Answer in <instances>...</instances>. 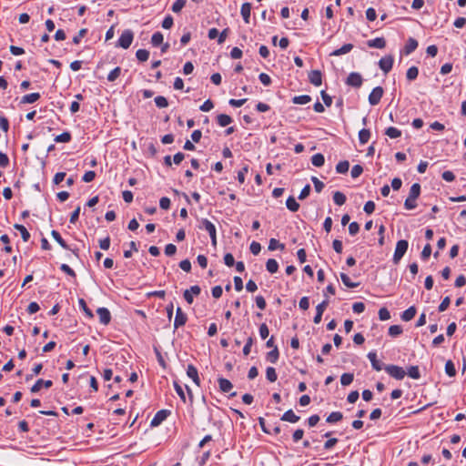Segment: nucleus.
I'll return each mask as SVG.
<instances>
[{
    "label": "nucleus",
    "mask_w": 466,
    "mask_h": 466,
    "mask_svg": "<svg viewBox=\"0 0 466 466\" xmlns=\"http://www.w3.org/2000/svg\"><path fill=\"white\" fill-rule=\"evenodd\" d=\"M420 194V186L419 183H414L410 189L408 198L404 202V207L408 210L414 209L417 207L416 200Z\"/></svg>",
    "instance_id": "obj_1"
},
{
    "label": "nucleus",
    "mask_w": 466,
    "mask_h": 466,
    "mask_svg": "<svg viewBox=\"0 0 466 466\" xmlns=\"http://www.w3.org/2000/svg\"><path fill=\"white\" fill-rule=\"evenodd\" d=\"M408 247H409V243L405 239H401L397 242L393 258H392L394 264H398L400 262V260L402 258V257L406 253Z\"/></svg>",
    "instance_id": "obj_2"
},
{
    "label": "nucleus",
    "mask_w": 466,
    "mask_h": 466,
    "mask_svg": "<svg viewBox=\"0 0 466 466\" xmlns=\"http://www.w3.org/2000/svg\"><path fill=\"white\" fill-rule=\"evenodd\" d=\"M134 39V33L130 29H126L122 32L117 41V46L127 49Z\"/></svg>",
    "instance_id": "obj_3"
},
{
    "label": "nucleus",
    "mask_w": 466,
    "mask_h": 466,
    "mask_svg": "<svg viewBox=\"0 0 466 466\" xmlns=\"http://www.w3.org/2000/svg\"><path fill=\"white\" fill-rule=\"evenodd\" d=\"M384 370L390 377L396 380H402L406 375L404 369L397 365H386Z\"/></svg>",
    "instance_id": "obj_4"
},
{
    "label": "nucleus",
    "mask_w": 466,
    "mask_h": 466,
    "mask_svg": "<svg viewBox=\"0 0 466 466\" xmlns=\"http://www.w3.org/2000/svg\"><path fill=\"white\" fill-rule=\"evenodd\" d=\"M384 94V90L381 86H376L372 89V91L369 95V103L371 106H376L380 103L382 96Z\"/></svg>",
    "instance_id": "obj_5"
},
{
    "label": "nucleus",
    "mask_w": 466,
    "mask_h": 466,
    "mask_svg": "<svg viewBox=\"0 0 466 466\" xmlns=\"http://www.w3.org/2000/svg\"><path fill=\"white\" fill-rule=\"evenodd\" d=\"M393 63V56L391 55H388L380 59L379 66L384 72V74H388L392 69Z\"/></svg>",
    "instance_id": "obj_6"
},
{
    "label": "nucleus",
    "mask_w": 466,
    "mask_h": 466,
    "mask_svg": "<svg viewBox=\"0 0 466 466\" xmlns=\"http://www.w3.org/2000/svg\"><path fill=\"white\" fill-rule=\"evenodd\" d=\"M362 82H363V79H362L361 75L357 72L350 73L346 79V84L348 86H353L356 88L360 87L362 85Z\"/></svg>",
    "instance_id": "obj_7"
},
{
    "label": "nucleus",
    "mask_w": 466,
    "mask_h": 466,
    "mask_svg": "<svg viewBox=\"0 0 466 466\" xmlns=\"http://www.w3.org/2000/svg\"><path fill=\"white\" fill-rule=\"evenodd\" d=\"M187 321V315L182 310L180 307L177 308L176 316L174 320V329L184 326Z\"/></svg>",
    "instance_id": "obj_8"
},
{
    "label": "nucleus",
    "mask_w": 466,
    "mask_h": 466,
    "mask_svg": "<svg viewBox=\"0 0 466 466\" xmlns=\"http://www.w3.org/2000/svg\"><path fill=\"white\" fill-rule=\"evenodd\" d=\"M169 414H170V411L167 410H158L153 417V419L150 422V425L152 427H157V426L160 425L167 418V416Z\"/></svg>",
    "instance_id": "obj_9"
},
{
    "label": "nucleus",
    "mask_w": 466,
    "mask_h": 466,
    "mask_svg": "<svg viewBox=\"0 0 466 466\" xmlns=\"http://www.w3.org/2000/svg\"><path fill=\"white\" fill-rule=\"evenodd\" d=\"M201 292V289L199 286L198 285H195V286H192L190 287L189 289H186L184 291V294H183V297L185 299V300L188 303V304H192L193 303V295H199Z\"/></svg>",
    "instance_id": "obj_10"
},
{
    "label": "nucleus",
    "mask_w": 466,
    "mask_h": 466,
    "mask_svg": "<svg viewBox=\"0 0 466 466\" xmlns=\"http://www.w3.org/2000/svg\"><path fill=\"white\" fill-rule=\"evenodd\" d=\"M329 306V299L323 300L316 307V315L313 319L314 323L319 324L322 319V315L327 307Z\"/></svg>",
    "instance_id": "obj_11"
},
{
    "label": "nucleus",
    "mask_w": 466,
    "mask_h": 466,
    "mask_svg": "<svg viewBox=\"0 0 466 466\" xmlns=\"http://www.w3.org/2000/svg\"><path fill=\"white\" fill-rule=\"evenodd\" d=\"M96 313L98 315L100 323L104 325L109 324V322L111 321V314L106 308H98Z\"/></svg>",
    "instance_id": "obj_12"
},
{
    "label": "nucleus",
    "mask_w": 466,
    "mask_h": 466,
    "mask_svg": "<svg viewBox=\"0 0 466 466\" xmlns=\"http://www.w3.org/2000/svg\"><path fill=\"white\" fill-rule=\"evenodd\" d=\"M187 375L194 381V383L197 386H200V379L198 376V371L194 365H192V364L187 365Z\"/></svg>",
    "instance_id": "obj_13"
},
{
    "label": "nucleus",
    "mask_w": 466,
    "mask_h": 466,
    "mask_svg": "<svg viewBox=\"0 0 466 466\" xmlns=\"http://www.w3.org/2000/svg\"><path fill=\"white\" fill-rule=\"evenodd\" d=\"M309 81L315 86L322 84V74L319 70H312L309 74Z\"/></svg>",
    "instance_id": "obj_14"
},
{
    "label": "nucleus",
    "mask_w": 466,
    "mask_h": 466,
    "mask_svg": "<svg viewBox=\"0 0 466 466\" xmlns=\"http://www.w3.org/2000/svg\"><path fill=\"white\" fill-rule=\"evenodd\" d=\"M52 385H53L52 380H44L42 379H39L31 387V392H33V393L38 392L42 387H45L46 389H49Z\"/></svg>",
    "instance_id": "obj_15"
},
{
    "label": "nucleus",
    "mask_w": 466,
    "mask_h": 466,
    "mask_svg": "<svg viewBox=\"0 0 466 466\" xmlns=\"http://www.w3.org/2000/svg\"><path fill=\"white\" fill-rule=\"evenodd\" d=\"M218 387L221 392L223 393H228L233 389V384L225 378H218Z\"/></svg>",
    "instance_id": "obj_16"
},
{
    "label": "nucleus",
    "mask_w": 466,
    "mask_h": 466,
    "mask_svg": "<svg viewBox=\"0 0 466 466\" xmlns=\"http://www.w3.org/2000/svg\"><path fill=\"white\" fill-rule=\"evenodd\" d=\"M368 359L375 370L380 371L384 369L383 363L378 360L376 352H369Z\"/></svg>",
    "instance_id": "obj_17"
},
{
    "label": "nucleus",
    "mask_w": 466,
    "mask_h": 466,
    "mask_svg": "<svg viewBox=\"0 0 466 466\" xmlns=\"http://www.w3.org/2000/svg\"><path fill=\"white\" fill-rule=\"evenodd\" d=\"M369 47L382 49L386 46V40L383 37H377L367 42Z\"/></svg>",
    "instance_id": "obj_18"
},
{
    "label": "nucleus",
    "mask_w": 466,
    "mask_h": 466,
    "mask_svg": "<svg viewBox=\"0 0 466 466\" xmlns=\"http://www.w3.org/2000/svg\"><path fill=\"white\" fill-rule=\"evenodd\" d=\"M200 228H204L209 234V236H212L217 233L215 225L207 218H203L201 220Z\"/></svg>",
    "instance_id": "obj_19"
},
{
    "label": "nucleus",
    "mask_w": 466,
    "mask_h": 466,
    "mask_svg": "<svg viewBox=\"0 0 466 466\" xmlns=\"http://www.w3.org/2000/svg\"><path fill=\"white\" fill-rule=\"evenodd\" d=\"M299 417L296 415L292 410H289L281 416V420L290 423H296L299 420Z\"/></svg>",
    "instance_id": "obj_20"
},
{
    "label": "nucleus",
    "mask_w": 466,
    "mask_h": 466,
    "mask_svg": "<svg viewBox=\"0 0 466 466\" xmlns=\"http://www.w3.org/2000/svg\"><path fill=\"white\" fill-rule=\"evenodd\" d=\"M250 12H251V5L249 3H244L241 5L240 14L243 17V20L247 24L249 23Z\"/></svg>",
    "instance_id": "obj_21"
},
{
    "label": "nucleus",
    "mask_w": 466,
    "mask_h": 466,
    "mask_svg": "<svg viewBox=\"0 0 466 466\" xmlns=\"http://www.w3.org/2000/svg\"><path fill=\"white\" fill-rule=\"evenodd\" d=\"M418 47V41L412 37H410L404 46L405 55L411 54Z\"/></svg>",
    "instance_id": "obj_22"
},
{
    "label": "nucleus",
    "mask_w": 466,
    "mask_h": 466,
    "mask_svg": "<svg viewBox=\"0 0 466 466\" xmlns=\"http://www.w3.org/2000/svg\"><path fill=\"white\" fill-rule=\"evenodd\" d=\"M40 94L39 93H31V94H27V95H25L24 96H22L21 98V104H33L35 102H36L39 98H40Z\"/></svg>",
    "instance_id": "obj_23"
},
{
    "label": "nucleus",
    "mask_w": 466,
    "mask_h": 466,
    "mask_svg": "<svg viewBox=\"0 0 466 466\" xmlns=\"http://www.w3.org/2000/svg\"><path fill=\"white\" fill-rule=\"evenodd\" d=\"M352 49H353L352 44H345L340 48H338V49L334 50L333 52H331L330 56H342L344 54L350 52Z\"/></svg>",
    "instance_id": "obj_24"
},
{
    "label": "nucleus",
    "mask_w": 466,
    "mask_h": 466,
    "mask_svg": "<svg viewBox=\"0 0 466 466\" xmlns=\"http://www.w3.org/2000/svg\"><path fill=\"white\" fill-rule=\"evenodd\" d=\"M416 312V308L414 306H411L402 312L401 319L404 321H410L415 317Z\"/></svg>",
    "instance_id": "obj_25"
},
{
    "label": "nucleus",
    "mask_w": 466,
    "mask_h": 466,
    "mask_svg": "<svg viewBox=\"0 0 466 466\" xmlns=\"http://www.w3.org/2000/svg\"><path fill=\"white\" fill-rule=\"evenodd\" d=\"M232 121V117L226 114H220L217 116V122L222 127L228 126Z\"/></svg>",
    "instance_id": "obj_26"
},
{
    "label": "nucleus",
    "mask_w": 466,
    "mask_h": 466,
    "mask_svg": "<svg viewBox=\"0 0 466 466\" xmlns=\"http://www.w3.org/2000/svg\"><path fill=\"white\" fill-rule=\"evenodd\" d=\"M340 279L347 288L354 289L360 286L359 282L351 281L350 278L345 273H340Z\"/></svg>",
    "instance_id": "obj_27"
},
{
    "label": "nucleus",
    "mask_w": 466,
    "mask_h": 466,
    "mask_svg": "<svg viewBox=\"0 0 466 466\" xmlns=\"http://www.w3.org/2000/svg\"><path fill=\"white\" fill-rule=\"evenodd\" d=\"M287 208L291 212H296L299 208V204L297 202L294 197L290 196L286 200Z\"/></svg>",
    "instance_id": "obj_28"
},
{
    "label": "nucleus",
    "mask_w": 466,
    "mask_h": 466,
    "mask_svg": "<svg viewBox=\"0 0 466 466\" xmlns=\"http://www.w3.org/2000/svg\"><path fill=\"white\" fill-rule=\"evenodd\" d=\"M343 419V414L340 411L331 412L326 419L328 423H337Z\"/></svg>",
    "instance_id": "obj_29"
},
{
    "label": "nucleus",
    "mask_w": 466,
    "mask_h": 466,
    "mask_svg": "<svg viewBox=\"0 0 466 466\" xmlns=\"http://www.w3.org/2000/svg\"><path fill=\"white\" fill-rule=\"evenodd\" d=\"M266 268L271 274L276 273L279 269L278 261L274 258H268L266 262Z\"/></svg>",
    "instance_id": "obj_30"
},
{
    "label": "nucleus",
    "mask_w": 466,
    "mask_h": 466,
    "mask_svg": "<svg viewBox=\"0 0 466 466\" xmlns=\"http://www.w3.org/2000/svg\"><path fill=\"white\" fill-rule=\"evenodd\" d=\"M311 101V97L309 95L296 96L292 98V102L296 105H306Z\"/></svg>",
    "instance_id": "obj_31"
},
{
    "label": "nucleus",
    "mask_w": 466,
    "mask_h": 466,
    "mask_svg": "<svg viewBox=\"0 0 466 466\" xmlns=\"http://www.w3.org/2000/svg\"><path fill=\"white\" fill-rule=\"evenodd\" d=\"M51 236L53 238L65 249H70L66 241L62 238L60 233L56 230H52Z\"/></svg>",
    "instance_id": "obj_32"
},
{
    "label": "nucleus",
    "mask_w": 466,
    "mask_h": 466,
    "mask_svg": "<svg viewBox=\"0 0 466 466\" xmlns=\"http://www.w3.org/2000/svg\"><path fill=\"white\" fill-rule=\"evenodd\" d=\"M311 163L315 167H322L325 163V157L322 154L317 153L312 156Z\"/></svg>",
    "instance_id": "obj_33"
},
{
    "label": "nucleus",
    "mask_w": 466,
    "mask_h": 466,
    "mask_svg": "<svg viewBox=\"0 0 466 466\" xmlns=\"http://www.w3.org/2000/svg\"><path fill=\"white\" fill-rule=\"evenodd\" d=\"M14 227L15 229H17L20 232L23 240L25 242H27L30 238V233L28 232L26 228L20 224H15Z\"/></svg>",
    "instance_id": "obj_34"
},
{
    "label": "nucleus",
    "mask_w": 466,
    "mask_h": 466,
    "mask_svg": "<svg viewBox=\"0 0 466 466\" xmlns=\"http://www.w3.org/2000/svg\"><path fill=\"white\" fill-rule=\"evenodd\" d=\"M279 352L277 346L272 350L267 353V360L271 363H276L279 360Z\"/></svg>",
    "instance_id": "obj_35"
},
{
    "label": "nucleus",
    "mask_w": 466,
    "mask_h": 466,
    "mask_svg": "<svg viewBox=\"0 0 466 466\" xmlns=\"http://www.w3.org/2000/svg\"><path fill=\"white\" fill-rule=\"evenodd\" d=\"M346 199H347L346 196L342 192H340V191L334 192V194H333V201L338 206H342L343 204H345Z\"/></svg>",
    "instance_id": "obj_36"
},
{
    "label": "nucleus",
    "mask_w": 466,
    "mask_h": 466,
    "mask_svg": "<svg viewBox=\"0 0 466 466\" xmlns=\"http://www.w3.org/2000/svg\"><path fill=\"white\" fill-rule=\"evenodd\" d=\"M71 138H72L71 134L69 132L66 131V132L56 136L54 140L56 143H68L71 141Z\"/></svg>",
    "instance_id": "obj_37"
},
{
    "label": "nucleus",
    "mask_w": 466,
    "mask_h": 466,
    "mask_svg": "<svg viewBox=\"0 0 466 466\" xmlns=\"http://www.w3.org/2000/svg\"><path fill=\"white\" fill-rule=\"evenodd\" d=\"M370 137V132L369 129L363 128L359 132V140L360 144H366L369 141Z\"/></svg>",
    "instance_id": "obj_38"
},
{
    "label": "nucleus",
    "mask_w": 466,
    "mask_h": 466,
    "mask_svg": "<svg viewBox=\"0 0 466 466\" xmlns=\"http://www.w3.org/2000/svg\"><path fill=\"white\" fill-rule=\"evenodd\" d=\"M350 168V163L347 160L339 161L336 166V171L339 174H345Z\"/></svg>",
    "instance_id": "obj_39"
},
{
    "label": "nucleus",
    "mask_w": 466,
    "mask_h": 466,
    "mask_svg": "<svg viewBox=\"0 0 466 466\" xmlns=\"http://www.w3.org/2000/svg\"><path fill=\"white\" fill-rule=\"evenodd\" d=\"M266 378L270 382H275L278 379V375L275 368L268 367L266 370Z\"/></svg>",
    "instance_id": "obj_40"
},
{
    "label": "nucleus",
    "mask_w": 466,
    "mask_h": 466,
    "mask_svg": "<svg viewBox=\"0 0 466 466\" xmlns=\"http://www.w3.org/2000/svg\"><path fill=\"white\" fill-rule=\"evenodd\" d=\"M419 69L417 66H411L407 70L406 77L409 81L415 80L418 77Z\"/></svg>",
    "instance_id": "obj_41"
},
{
    "label": "nucleus",
    "mask_w": 466,
    "mask_h": 466,
    "mask_svg": "<svg viewBox=\"0 0 466 466\" xmlns=\"http://www.w3.org/2000/svg\"><path fill=\"white\" fill-rule=\"evenodd\" d=\"M385 134L390 138H397L401 136V131L394 127H390L386 129Z\"/></svg>",
    "instance_id": "obj_42"
},
{
    "label": "nucleus",
    "mask_w": 466,
    "mask_h": 466,
    "mask_svg": "<svg viewBox=\"0 0 466 466\" xmlns=\"http://www.w3.org/2000/svg\"><path fill=\"white\" fill-rule=\"evenodd\" d=\"M163 40H164V36H163L162 33H160V32L154 33L151 37V43L154 46H158L161 44H163Z\"/></svg>",
    "instance_id": "obj_43"
},
{
    "label": "nucleus",
    "mask_w": 466,
    "mask_h": 466,
    "mask_svg": "<svg viewBox=\"0 0 466 466\" xmlns=\"http://www.w3.org/2000/svg\"><path fill=\"white\" fill-rule=\"evenodd\" d=\"M279 248L280 250H283L285 248V245L282 243H279V241L276 238H271L268 243V249L273 251Z\"/></svg>",
    "instance_id": "obj_44"
},
{
    "label": "nucleus",
    "mask_w": 466,
    "mask_h": 466,
    "mask_svg": "<svg viewBox=\"0 0 466 466\" xmlns=\"http://www.w3.org/2000/svg\"><path fill=\"white\" fill-rule=\"evenodd\" d=\"M186 4V0H176L171 6V10L174 13H179L185 7Z\"/></svg>",
    "instance_id": "obj_45"
},
{
    "label": "nucleus",
    "mask_w": 466,
    "mask_h": 466,
    "mask_svg": "<svg viewBox=\"0 0 466 466\" xmlns=\"http://www.w3.org/2000/svg\"><path fill=\"white\" fill-rule=\"evenodd\" d=\"M406 374H408L409 377L414 380H418L420 378V373L418 366H410L408 369V372Z\"/></svg>",
    "instance_id": "obj_46"
},
{
    "label": "nucleus",
    "mask_w": 466,
    "mask_h": 466,
    "mask_svg": "<svg viewBox=\"0 0 466 466\" xmlns=\"http://www.w3.org/2000/svg\"><path fill=\"white\" fill-rule=\"evenodd\" d=\"M138 61L146 62L149 57V52L147 49H138L136 53Z\"/></svg>",
    "instance_id": "obj_47"
},
{
    "label": "nucleus",
    "mask_w": 466,
    "mask_h": 466,
    "mask_svg": "<svg viewBox=\"0 0 466 466\" xmlns=\"http://www.w3.org/2000/svg\"><path fill=\"white\" fill-rule=\"evenodd\" d=\"M354 376L352 373H343L340 377V383L343 386H348L353 381Z\"/></svg>",
    "instance_id": "obj_48"
},
{
    "label": "nucleus",
    "mask_w": 466,
    "mask_h": 466,
    "mask_svg": "<svg viewBox=\"0 0 466 466\" xmlns=\"http://www.w3.org/2000/svg\"><path fill=\"white\" fill-rule=\"evenodd\" d=\"M121 74V68L119 66H116V68H114L112 71L109 72V74L107 75V80L109 82H114L116 78L119 77Z\"/></svg>",
    "instance_id": "obj_49"
},
{
    "label": "nucleus",
    "mask_w": 466,
    "mask_h": 466,
    "mask_svg": "<svg viewBox=\"0 0 466 466\" xmlns=\"http://www.w3.org/2000/svg\"><path fill=\"white\" fill-rule=\"evenodd\" d=\"M445 372L450 377H453L456 374V369L454 363L451 360H448L445 364Z\"/></svg>",
    "instance_id": "obj_50"
},
{
    "label": "nucleus",
    "mask_w": 466,
    "mask_h": 466,
    "mask_svg": "<svg viewBox=\"0 0 466 466\" xmlns=\"http://www.w3.org/2000/svg\"><path fill=\"white\" fill-rule=\"evenodd\" d=\"M174 389L177 395L179 396L180 400L185 403L187 399L182 386L178 382L174 381Z\"/></svg>",
    "instance_id": "obj_51"
},
{
    "label": "nucleus",
    "mask_w": 466,
    "mask_h": 466,
    "mask_svg": "<svg viewBox=\"0 0 466 466\" xmlns=\"http://www.w3.org/2000/svg\"><path fill=\"white\" fill-rule=\"evenodd\" d=\"M156 106L159 108H164L168 106L167 99L165 96H157L155 97Z\"/></svg>",
    "instance_id": "obj_52"
},
{
    "label": "nucleus",
    "mask_w": 466,
    "mask_h": 466,
    "mask_svg": "<svg viewBox=\"0 0 466 466\" xmlns=\"http://www.w3.org/2000/svg\"><path fill=\"white\" fill-rule=\"evenodd\" d=\"M402 333V328L400 325H392L389 328V335L397 337Z\"/></svg>",
    "instance_id": "obj_53"
},
{
    "label": "nucleus",
    "mask_w": 466,
    "mask_h": 466,
    "mask_svg": "<svg viewBox=\"0 0 466 466\" xmlns=\"http://www.w3.org/2000/svg\"><path fill=\"white\" fill-rule=\"evenodd\" d=\"M79 306L80 308L83 309V311L86 313V315L88 317V318H93V313L91 311V309L87 307L86 301L84 299H80L79 301Z\"/></svg>",
    "instance_id": "obj_54"
},
{
    "label": "nucleus",
    "mask_w": 466,
    "mask_h": 466,
    "mask_svg": "<svg viewBox=\"0 0 466 466\" xmlns=\"http://www.w3.org/2000/svg\"><path fill=\"white\" fill-rule=\"evenodd\" d=\"M363 172V167L360 165H355L351 168L350 175L353 178L359 177Z\"/></svg>",
    "instance_id": "obj_55"
},
{
    "label": "nucleus",
    "mask_w": 466,
    "mask_h": 466,
    "mask_svg": "<svg viewBox=\"0 0 466 466\" xmlns=\"http://www.w3.org/2000/svg\"><path fill=\"white\" fill-rule=\"evenodd\" d=\"M311 181L314 184V187H315L316 192H318V193L321 192L323 187H324V183L322 181H320L316 177H311Z\"/></svg>",
    "instance_id": "obj_56"
},
{
    "label": "nucleus",
    "mask_w": 466,
    "mask_h": 466,
    "mask_svg": "<svg viewBox=\"0 0 466 466\" xmlns=\"http://www.w3.org/2000/svg\"><path fill=\"white\" fill-rule=\"evenodd\" d=\"M86 33H87L86 28H82L81 30H79L77 35L73 37V43L75 45H78L80 43L81 39L86 35Z\"/></svg>",
    "instance_id": "obj_57"
},
{
    "label": "nucleus",
    "mask_w": 466,
    "mask_h": 466,
    "mask_svg": "<svg viewBox=\"0 0 466 466\" xmlns=\"http://www.w3.org/2000/svg\"><path fill=\"white\" fill-rule=\"evenodd\" d=\"M379 318L380 320H388L390 319V313L386 308H381L379 310Z\"/></svg>",
    "instance_id": "obj_58"
},
{
    "label": "nucleus",
    "mask_w": 466,
    "mask_h": 466,
    "mask_svg": "<svg viewBox=\"0 0 466 466\" xmlns=\"http://www.w3.org/2000/svg\"><path fill=\"white\" fill-rule=\"evenodd\" d=\"M248 172V167L246 165L244 166L238 172V180L240 184H243L245 182V175Z\"/></svg>",
    "instance_id": "obj_59"
},
{
    "label": "nucleus",
    "mask_w": 466,
    "mask_h": 466,
    "mask_svg": "<svg viewBox=\"0 0 466 466\" xmlns=\"http://www.w3.org/2000/svg\"><path fill=\"white\" fill-rule=\"evenodd\" d=\"M254 339L252 337H248L247 339V342L243 348V354L245 356H248L250 353L251 347L253 345Z\"/></svg>",
    "instance_id": "obj_60"
},
{
    "label": "nucleus",
    "mask_w": 466,
    "mask_h": 466,
    "mask_svg": "<svg viewBox=\"0 0 466 466\" xmlns=\"http://www.w3.org/2000/svg\"><path fill=\"white\" fill-rule=\"evenodd\" d=\"M352 310L354 313L360 314L365 310V304L363 302H355L352 305Z\"/></svg>",
    "instance_id": "obj_61"
},
{
    "label": "nucleus",
    "mask_w": 466,
    "mask_h": 466,
    "mask_svg": "<svg viewBox=\"0 0 466 466\" xmlns=\"http://www.w3.org/2000/svg\"><path fill=\"white\" fill-rule=\"evenodd\" d=\"M431 254V246L430 244H426L421 251V258L423 260H427Z\"/></svg>",
    "instance_id": "obj_62"
},
{
    "label": "nucleus",
    "mask_w": 466,
    "mask_h": 466,
    "mask_svg": "<svg viewBox=\"0 0 466 466\" xmlns=\"http://www.w3.org/2000/svg\"><path fill=\"white\" fill-rule=\"evenodd\" d=\"M214 107V104L210 99L206 100L199 107L203 112H208Z\"/></svg>",
    "instance_id": "obj_63"
},
{
    "label": "nucleus",
    "mask_w": 466,
    "mask_h": 466,
    "mask_svg": "<svg viewBox=\"0 0 466 466\" xmlns=\"http://www.w3.org/2000/svg\"><path fill=\"white\" fill-rule=\"evenodd\" d=\"M95 177H96V172L89 170L84 174L82 179L84 182L88 183V182L93 181L95 179Z\"/></svg>",
    "instance_id": "obj_64"
}]
</instances>
